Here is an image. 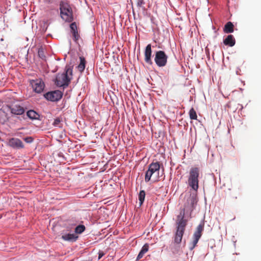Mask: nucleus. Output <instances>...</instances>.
Masks as SVG:
<instances>
[{
	"instance_id": "9",
	"label": "nucleus",
	"mask_w": 261,
	"mask_h": 261,
	"mask_svg": "<svg viewBox=\"0 0 261 261\" xmlns=\"http://www.w3.org/2000/svg\"><path fill=\"white\" fill-rule=\"evenodd\" d=\"M63 96L62 92L60 90H55L48 92L44 94V97L49 101H57L61 99Z\"/></svg>"
},
{
	"instance_id": "2",
	"label": "nucleus",
	"mask_w": 261,
	"mask_h": 261,
	"mask_svg": "<svg viewBox=\"0 0 261 261\" xmlns=\"http://www.w3.org/2000/svg\"><path fill=\"white\" fill-rule=\"evenodd\" d=\"M161 164L159 162H152L148 166V169L145 173V181L148 182L152 178L154 181L159 180Z\"/></svg>"
},
{
	"instance_id": "24",
	"label": "nucleus",
	"mask_w": 261,
	"mask_h": 261,
	"mask_svg": "<svg viewBox=\"0 0 261 261\" xmlns=\"http://www.w3.org/2000/svg\"><path fill=\"white\" fill-rule=\"evenodd\" d=\"M70 28L71 29L72 33L73 32L77 31V26H76V24L75 22H72L70 25Z\"/></svg>"
},
{
	"instance_id": "28",
	"label": "nucleus",
	"mask_w": 261,
	"mask_h": 261,
	"mask_svg": "<svg viewBox=\"0 0 261 261\" xmlns=\"http://www.w3.org/2000/svg\"><path fill=\"white\" fill-rule=\"evenodd\" d=\"M146 252H145L143 250H141L140 252H139V253L137 257V260H139V259H141L143 256L144 254Z\"/></svg>"
},
{
	"instance_id": "4",
	"label": "nucleus",
	"mask_w": 261,
	"mask_h": 261,
	"mask_svg": "<svg viewBox=\"0 0 261 261\" xmlns=\"http://www.w3.org/2000/svg\"><path fill=\"white\" fill-rule=\"evenodd\" d=\"M60 15L66 22H70L73 20L72 8L67 2L61 1L60 3Z\"/></svg>"
},
{
	"instance_id": "14",
	"label": "nucleus",
	"mask_w": 261,
	"mask_h": 261,
	"mask_svg": "<svg viewBox=\"0 0 261 261\" xmlns=\"http://www.w3.org/2000/svg\"><path fill=\"white\" fill-rule=\"evenodd\" d=\"M77 238L74 233L65 234L62 236V239L66 241H75Z\"/></svg>"
},
{
	"instance_id": "8",
	"label": "nucleus",
	"mask_w": 261,
	"mask_h": 261,
	"mask_svg": "<svg viewBox=\"0 0 261 261\" xmlns=\"http://www.w3.org/2000/svg\"><path fill=\"white\" fill-rule=\"evenodd\" d=\"M29 82L33 89V91L36 93H40L43 91L45 85L41 79H37L36 80H30Z\"/></svg>"
},
{
	"instance_id": "5",
	"label": "nucleus",
	"mask_w": 261,
	"mask_h": 261,
	"mask_svg": "<svg viewBox=\"0 0 261 261\" xmlns=\"http://www.w3.org/2000/svg\"><path fill=\"white\" fill-rule=\"evenodd\" d=\"M200 169L198 167H192L190 169L188 179V185L194 191L197 192L199 188Z\"/></svg>"
},
{
	"instance_id": "6",
	"label": "nucleus",
	"mask_w": 261,
	"mask_h": 261,
	"mask_svg": "<svg viewBox=\"0 0 261 261\" xmlns=\"http://www.w3.org/2000/svg\"><path fill=\"white\" fill-rule=\"evenodd\" d=\"M204 222H201L196 227V230L193 236V240L190 243V249L193 250L195 246L197 245V244L201 238L202 232L204 230Z\"/></svg>"
},
{
	"instance_id": "30",
	"label": "nucleus",
	"mask_w": 261,
	"mask_h": 261,
	"mask_svg": "<svg viewBox=\"0 0 261 261\" xmlns=\"http://www.w3.org/2000/svg\"><path fill=\"white\" fill-rule=\"evenodd\" d=\"M149 249V245L147 244H145L142 248L141 250L145 252H147Z\"/></svg>"
},
{
	"instance_id": "1",
	"label": "nucleus",
	"mask_w": 261,
	"mask_h": 261,
	"mask_svg": "<svg viewBox=\"0 0 261 261\" xmlns=\"http://www.w3.org/2000/svg\"><path fill=\"white\" fill-rule=\"evenodd\" d=\"M185 208H181L179 214L177 215L176 222V231L174 234V241L176 244H180L181 242L186 227L187 225V220L185 219Z\"/></svg>"
},
{
	"instance_id": "27",
	"label": "nucleus",
	"mask_w": 261,
	"mask_h": 261,
	"mask_svg": "<svg viewBox=\"0 0 261 261\" xmlns=\"http://www.w3.org/2000/svg\"><path fill=\"white\" fill-rule=\"evenodd\" d=\"M72 33V35H73L74 40L77 41L80 37V36L78 34L77 31L73 32Z\"/></svg>"
},
{
	"instance_id": "25",
	"label": "nucleus",
	"mask_w": 261,
	"mask_h": 261,
	"mask_svg": "<svg viewBox=\"0 0 261 261\" xmlns=\"http://www.w3.org/2000/svg\"><path fill=\"white\" fill-rule=\"evenodd\" d=\"M145 4V0H137V5L139 7H143Z\"/></svg>"
},
{
	"instance_id": "31",
	"label": "nucleus",
	"mask_w": 261,
	"mask_h": 261,
	"mask_svg": "<svg viewBox=\"0 0 261 261\" xmlns=\"http://www.w3.org/2000/svg\"><path fill=\"white\" fill-rule=\"evenodd\" d=\"M104 255L105 253L102 251H99L98 253V259H100Z\"/></svg>"
},
{
	"instance_id": "12",
	"label": "nucleus",
	"mask_w": 261,
	"mask_h": 261,
	"mask_svg": "<svg viewBox=\"0 0 261 261\" xmlns=\"http://www.w3.org/2000/svg\"><path fill=\"white\" fill-rule=\"evenodd\" d=\"M9 145L14 148L20 149L24 147L22 142L17 138H12L9 140Z\"/></svg>"
},
{
	"instance_id": "18",
	"label": "nucleus",
	"mask_w": 261,
	"mask_h": 261,
	"mask_svg": "<svg viewBox=\"0 0 261 261\" xmlns=\"http://www.w3.org/2000/svg\"><path fill=\"white\" fill-rule=\"evenodd\" d=\"M145 197V192L144 190H141L140 191L138 198L139 200L140 205H141L144 202V199Z\"/></svg>"
},
{
	"instance_id": "21",
	"label": "nucleus",
	"mask_w": 261,
	"mask_h": 261,
	"mask_svg": "<svg viewBox=\"0 0 261 261\" xmlns=\"http://www.w3.org/2000/svg\"><path fill=\"white\" fill-rule=\"evenodd\" d=\"M190 118L191 119L196 120L197 119V116L196 111L194 108H191L189 112Z\"/></svg>"
},
{
	"instance_id": "11",
	"label": "nucleus",
	"mask_w": 261,
	"mask_h": 261,
	"mask_svg": "<svg viewBox=\"0 0 261 261\" xmlns=\"http://www.w3.org/2000/svg\"><path fill=\"white\" fill-rule=\"evenodd\" d=\"M7 107L11 111V113L14 115H21L23 114L25 111L24 109L19 105L7 106Z\"/></svg>"
},
{
	"instance_id": "15",
	"label": "nucleus",
	"mask_w": 261,
	"mask_h": 261,
	"mask_svg": "<svg viewBox=\"0 0 261 261\" xmlns=\"http://www.w3.org/2000/svg\"><path fill=\"white\" fill-rule=\"evenodd\" d=\"M234 25L233 23L229 21L227 22L224 25L223 31L225 33H231L233 32Z\"/></svg>"
},
{
	"instance_id": "10",
	"label": "nucleus",
	"mask_w": 261,
	"mask_h": 261,
	"mask_svg": "<svg viewBox=\"0 0 261 261\" xmlns=\"http://www.w3.org/2000/svg\"><path fill=\"white\" fill-rule=\"evenodd\" d=\"M151 45L150 44H148L145 49L144 51V60L146 63L149 65L152 64V61L151 60Z\"/></svg>"
},
{
	"instance_id": "13",
	"label": "nucleus",
	"mask_w": 261,
	"mask_h": 261,
	"mask_svg": "<svg viewBox=\"0 0 261 261\" xmlns=\"http://www.w3.org/2000/svg\"><path fill=\"white\" fill-rule=\"evenodd\" d=\"M223 43L225 45L232 47L235 45L236 40L233 35H229L223 40Z\"/></svg>"
},
{
	"instance_id": "19",
	"label": "nucleus",
	"mask_w": 261,
	"mask_h": 261,
	"mask_svg": "<svg viewBox=\"0 0 261 261\" xmlns=\"http://www.w3.org/2000/svg\"><path fill=\"white\" fill-rule=\"evenodd\" d=\"M226 196L227 198L232 201L235 200L237 199V196L236 194H232L229 189V191L226 193Z\"/></svg>"
},
{
	"instance_id": "26",
	"label": "nucleus",
	"mask_w": 261,
	"mask_h": 261,
	"mask_svg": "<svg viewBox=\"0 0 261 261\" xmlns=\"http://www.w3.org/2000/svg\"><path fill=\"white\" fill-rule=\"evenodd\" d=\"M24 141L27 143H31L33 142L34 141V138L32 137H28L26 138H24Z\"/></svg>"
},
{
	"instance_id": "29",
	"label": "nucleus",
	"mask_w": 261,
	"mask_h": 261,
	"mask_svg": "<svg viewBox=\"0 0 261 261\" xmlns=\"http://www.w3.org/2000/svg\"><path fill=\"white\" fill-rule=\"evenodd\" d=\"M146 252H145L143 250H141L140 252H139V253L137 257V260H139V259H141L143 256L144 254Z\"/></svg>"
},
{
	"instance_id": "20",
	"label": "nucleus",
	"mask_w": 261,
	"mask_h": 261,
	"mask_svg": "<svg viewBox=\"0 0 261 261\" xmlns=\"http://www.w3.org/2000/svg\"><path fill=\"white\" fill-rule=\"evenodd\" d=\"M85 230V226L83 225H79L76 227L75 229V232L76 233L80 234L84 231Z\"/></svg>"
},
{
	"instance_id": "22",
	"label": "nucleus",
	"mask_w": 261,
	"mask_h": 261,
	"mask_svg": "<svg viewBox=\"0 0 261 261\" xmlns=\"http://www.w3.org/2000/svg\"><path fill=\"white\" fill-rule=\"evenodd\" d=\"M39 57L42 60L45 59V55L44 49L42 47H40L38 49V51Z\"/></svg>"
},
{
	"instance_id": "32",
	"label": "nucleus",
	"mask_w": 261,
	"mask_h": 261,
	"mask_svg": "<svg viewBox=\"0 0 261 261\" xmlns=\"http://www.w3.org/2000/svg\"><path fill=\"white\" fill-rule=\"evenodd\" d=\"M45 2L48 3H51V0H44Z\"/></svg>"
},
{
	"instance_id": "3",
	"label": "nucleus",
	"mask_w": 261,
	"mask_h": 261,
	"mask_svg": "<svg viewBox=\"0 0 261 261\" xmlns=\"http://www.w3.org/2000/svg\"><path fill=\"white\" fill-rule=\"evenodd\" d=\"M72 76V70L69 67H66L65 72L57 75L55 84L58 87L68 86Z\"/></svg>"
},
{
	"instance_id": "7",
	"label": "nucleus",
	"mask_w": 261,
	"mask_h": 261,
	"mask_svg": "<svg viewBox=\"0 0 261 261\" xmlns=\"http://www.w3.org/2000/svg\"><path fill=\"white\" fill-rule=\"evenodd\" d=\"M168 56L164 51L159 50L155 52L154 62L158 66L164 67L167 63Z\"/></svg>"
},
{
	"instance_id": "17",
	"label": "nucleus",
	"mask_w": 261,
	"mask_h": 261,
	"mask_svg": "<svg viewBox=\"0 0 261 261\" xmlns=\"http://www.w3.org/2000/svg\"><path fill=\"white\" fill-rule=\"evenodd\" d=\"M27 115L31 119H37L39 115L34 110H29L27 112Z\"/></svg>"
},
{
	"instance_id": "23",
	"label": "nucleus",
	"mask_w": 261,
	"mask_h": 261,
	"mask_svg": "<svg viewBox=\"0 0 261 261\" xmlns=\"http://www.w3.org/2000/svg\"><path fill=\"white\" fill-rule=\"evenodd\" d=\"M62 118L58 117L56 118L53 122V125L56 127H61Z\"/></svg>"
},
{
	"instance_id": "16",
	"label": "nucleus",
	"mask_w": 261,
	"mask_h": 261,
	"mask_svg": "<svg viewBox=\"0 0 261 261\" xmlns=\"http://www.w3.org/2000/svg\"><path fill=\"white\" fill-rule=\"evenodd\" d=\"M80 63L79 65L77 66V68L78 70L80 72V73H82L85 68V65H86V60L84 57H80Z\"/></svg>"
}]
</instances>
